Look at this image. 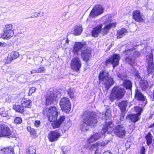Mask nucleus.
<instances>
[{"mask_svg":"<svg viewBox=\"0 0 154 154\" xmlns=\"http://www.w3.org/2000/svg\"><path fill=\"white\" fill-rule=\"evenodd\" d=\"M60 136V133L56 130L51 131L48 134V138L49 141L53 142L58 140Z\"/></svg>","mask_w":154,"mask_h":154,"instance_id":"obj_17","label":"nucleus"},{"mask_svg":"<svg viewBox=\"0 0 154 154\" xmlns=\"http://www.w3.org/2000/svg\"><path fill=\"white\" fill-rule=\"evenodd\" d=\"M82 31V26H76L74 28L73 34L75 35H79L81 34Z\"/></svg>","mask_w":154,"mask_h":154,"instance_id":"obj_32","label":"nucleus"},{"mask_svg":"<svg viewBox=\"0 0 154 154\" xmlns=\"http://www.w3.org/2000/svg\"><path fill=\"white\" fill-rule=\"evenodd\" d=\"M103 154H112L109 151H107L104 152Z\"/></svg>","mask_w":154,"mask_h":154,"instance_id":"obj_56","label":"nucleus"},{"mask_svg":"<svg viewBox=\"0 0 154 154\" xmlns=\"http://www.w3.org/2000/svg\"><path fill=\"white\" fill-rule=\"evenodd\" d=\"M140 86L143 90H145L148 87V82L146 80H141L140 82Z\"/></svg>","mask_w":154,"mask_h":154,"instance_id":"obj_35","label":"nucleus"},{"mask_svg":"<svg viewBox=\"0 0 154 154\" xmlns=\"http://www.w3.org/2000/svg\"><path fill=\"white\" fill-rule=\"evenodd\" d=\"M127 30L125 28H122L117 31V38H122L125 35V33L126 32Z\"/></svg>","mask_w":154,"mask_h":154,"instance_id":"obj_34","label":"nucleus"},{"mask_svg":"<svg viewBox=\"0 0 154 154\" xmlns=\"http://www.w3.org/2000/svg\"><path fill=\"white\" fill-rule=\"evenodd\" d=\"M103 9L101 5H97L94 7L91 10L90 16L94 17L101 14L103 13Z\"/></svg>","mask_w":154,"mask_h":154,"instance_id":"obj_15","label":"nucleus"},{"mask_svg":"<svg viewBox=\"0 0 154 154\" xmlns=\"http://www.w3.org/2000/svg\"><path fill=\"white\" fill-rule=\"evenodd\" d=\"M13 60L12 57L8 54V57L4 59V62L5 64H9L11 63Z\"/></svg>","mask_w":154,"mask_h":154,"instance_id":"obj_42","label":"nucleus"},{"mask_svg":"<svg viewBox=\"0 0 154 154\" xmlns=\"http://www.w3.org/2000/svg\"><path fill=\"white\" fill-rule=\"evenodd\" d=\"M125 60L131 66L134 64L135 60L140 56V54L134 48L125 49L123 52Z\"/></svg>","mask_w":154,"mask_h":154,"instance_id":"obj_2","label":"nucleus"},{"mask_svg":"<svg viewBox=\"0 0 154 154\" xmlns=\"http://www.w3.org/2000/svg\"><path fill=\"white\" fill-rule=\"evenodd\" d=\"M65 120V118L64 116H60L58 119H57V121L59 123H60L61 125L64 121Z\"/></svg>","mask_w":154,"mask_h":154,"instance_id":"obj_49","label":"nucleus"},{"mask_svg":"<svg viewBox=\"0 0 154 154\" xmlns=\"http://www.w3.org/2000/svg\"><path fill=\"white\" fill-rule=\"evenodd\" d=\"M60 105L64 112H69L70 110L71 104L69 98L66 97L62 98L60 101Z\"/></svg>","mask_w":154,"mask_h":154,"instance_id":"obj_11","label":"nucleus"},{"mask_svg":"<svg viewBox=\"0 0 154 154\" xmlns=\"http://www.w3.org/2000/svg\"><path fill=\"white\" fill-rule=\"evenodd\" d=\"M85 44L82 42H75L73 47V52L74 54L78 55V52L82 49H84L85 47Z\"/></svg>","mask_w":154,"mask_h":154,"instance_id":"obj_18","label":"nucleus"},{"mask_svg":"<svg viewBox=\"0 0 154 154\" xmlns=\"http://www.w3.org/2000/svg\"><path fill=\"white\" fill-rule=\"evenodd\" d=\"M153 57V55L152 53H149L146 57V62L147 64L146 66V71L148 75L152 74L154 71Z\"/></svg>","mask_w":154,"mask_h":154,"instance_id":"obj_8","label":"nucleus"},{"mask_svg":"<svg viewBox=\"0 0 154 154\" xmlns=\"http://www.w3.org/2000/svg\"><path fill=\"white\" fill-rule=\"evenodd\" d=\"M128 103V102L127 100H123L119 103L118 106L122 113L125 112Z\"/></svg>","mask_w":154,"mask_h":154,"instance_id":"obj_27","label":"nucleus"},{"mask_svg":"<svg viewBox=\"0 0 154 154\" xmlns=\"http://www.w3.org/2000/svg\"><path fill=\"white\" fill-rule=\"evenodd\" d=\"M44 14V13L43 12H42V13L41 12H39L38 13L35 12L33 14V16H35V17H37L39 14H40V16H43Z\"/></svg>","mask_w":154,"mask_h":154,"instance_id":"obj_50","label":"nucleus"},{"mask_svg":"<svg viewBox=\"0 0 154 154\" xmlns=\"http://www.w3.org/2000/svg\"><path fill=\"white\" fill-rule=\"evenodd\" d=\"M103 18L104 20V24L106 25L102 29V34L103 35H106L108 33L111 29L114 28L116 26V23L111 22V17L109 15H106Z\"/></svg>","mask_w":154,"mask_h":154,"instance_id":"obj_7","label":"nucleus"},{"mask_svg":"<svg viewBox=\"0 0 154 154\" xmlns=\"http://www.w3.org/2000/svg\"><path fill=\"white\" fill-rule=\"evenodd\" d=\"M52 126L54 128H59L60 125H61L60 123H59L56 120L54 122H52Z\"/></svg>","mask_w":154,"mask_h":154,"instance_id":"obj_46","label":"nucleus"},{"mask_svg":"<svg viewBox=\"0 0 154 154\" xmlns=\"http://www.w3.org/2000/svg\"><path fill=\"white\" fill-rule=\"evenodd\" d=\"M0 154H14L13 148L11 146L2 148Z\"/></svg>","mask_w":154,"mask_h":154,"instance_id":"obj_23","label":"nucleus"},{"mask_svg":"<svg viewBox=\"0 0 154 154\" xmlns=\"http://www.w3.org/2000/svg\"><path fill=\"white\" fill-rule=\"evenodd\" d=\"M146 143L147 145L149 146L152 142L153 136L150 132H149L146 136Z\"/></svg>","mask_w":154,"mask_h":154,"instance_id":"obj_33","label":"nucleus"},{"mask_svg":"<svg viewBox=\"0 0 154 154\" xmlns=\"http://www.w3.org/2000/svg\"><path fill=\"white\" fill-rule=\"evenodd\" d=\"M66 92L68 95L71 99H75V91L74 88H70L67 90Z\"/></svg>","mask_w":154,"mask_h":154,"instance_id":"obj_28","label":"nucleus"},{"mask_svg":"<svg viewBox=\"0 0 154 154\" xmlns=\"http://www.w3.org/2000/svg\"><path fill=\"white\" fill-rule=\"evenodd\" d=\"M133 18L134 20L139 22H143V16L139 10L134 11L133 12Z\"/></svg>","mask_w":154,"mask_h":154,"instance_id":"obj_22","label":"nucleus"},{"mask_svg":"<svg viewBox=\"0 0 154 154\" xmlns=\"http://www.w3.org/2000/svg\"><path fill=\"white\" fill-rule=\"evenodd\" d=\"M21 104L23 107L30 108L32 106V101L30 99L23 98L21 100Z\"/></svg>","mask_w":154,"mask_h":154,"instance_id":"obj_26","label":"nucleus"},{"mask_svg":"<svg viewBox=\"0 0 154 154\" xmlns=\"http://www.w3.org/2000/svg\"><path fill=\"white\" fill-rule=\"evenodd\" d=\"M150 128H154V122L153 124H151L149 126Z\"/></svg>","mask_w":154,"mask_h":154,"instance_id":"obj_57","label":"nucleus"},{"mask_svg":"<svg viewBox=\"0 0 154 154\" xmlns=\"http://www.w3.org/2000/svg\"><path fill=\"white\" fill-rule=\"evenodd\" d=\"M27 130L33 136H35L36 135V131L34 128H32L28 126L27 128Z\"/></svg>","mask_w":154,"mask_h":154,"instance_id":"obj_45","label":"nucleus"},{"mask_svg":"<svg viewBox=\"0 0 154 154\" xmlns=\"http://www.w3.org/2000/svg\"><path fill=\"white\" fill-rule=\"evenodd\" d=\"M46 105H51L53 103L55 98L53 93L51 91L48 92L45 96Z\"/></svg>","mask_w":154,"mask_h":154,"instance_id":"obj_20","label":"nucleus"},{"mask_svg":"<svg viewBox=\"0 0 154 154\" xmlns=\"http://www.w3.org/2000/svg\"><path fill=\"white\" fill-rule=\"evenodd\" d=\"M35 146H31L26 149V154H35L36 150Z\"/></svg>","mask_w":154,"mask_h":154,"instance_id":"obj_36","label":"nucleus"},{"mask_svg":"<svg viewBox=\"0 0 154 154\" xmlns=\"http://www.w3.org/2000/svg\"><path fill=\"white\" fill-rule=\"evenodd\" d=\"M61 150L63 154H67L69 152V148L67 146H63L61 148Z\"/></svg>","mask_w":154,"mask_h":154,"instance_id":"obj_43","label":"nucleus"},{"mask_svg":"<svg viewBox=\"0 0 154 154\" xmlns=\"http://www.w3.org/2000/svg\"><path fill=\"white\" fill-rule=\"evenodd\" d=\"M115 134L118 137L123 138L125 136L127 132L125 126L121 124H118L114 129Z\"/></svg>","mask_w":154,"mask_h":154,"instance_id":"obj_9","label":"nucleus"},{"mask_svg":"<svg viewBox=\"0 0 154 154\" xmlns=\"http://www.w3.org/2000/svg\"><path fill=\"white\" fill-rule=\"evenodd\" d=\"M136 75L137 76V77L139 78L140 77V75L138 74H136Z\"/></svg>","mask_w":154,"mask_h":154,"instance_id":"obj_60","label":"nucleus"},{"mask_svg":"<svg viewBox=\"0 0 154 154\" xmlns=\"http://www.w3.org/2000/svg\"><path fill=\"white\" fill-rule=\"evenodd\" d=\"M99 79L100 81L103 82L107 90H109L114 82L113 78L109 76L108 72L106 71H101L100 72L99 75Z\"/></svg>","mask_w":154,"mask_h":154,"instance_id":"obj_5","label":"nucleus"},{"mask_svg":"<svg viewBox=\"0 0 154 154\" xmlns=\"http://www.w3.org/2000/svg\"><path fill=\"white\" fill-rule=\"evenodd\" d=\"M121 117L120 118V120L121 121H123L124 119V114L122 113V114L121 115Z\"/></svg>","mask_w":154,"mask_h":154,"instance_id":"obj_53","label":"nucleus"},{"mask_svg":"<svg viewBox=\"0 0 154 154\" xmlns=\"http://www.w3.org/2000/svg\"><path fill=\"white\" fill-rule=\"evenodd\" d=\"M12 25L11 24L6 25L3 29V33L1 34V37L4 39H7L11 37L14 35Z\"/></svg>","mask_w":154,"mask_h":154,"instance_id":"obj_10","label":"nucleus"},{"mask_svg":"<svg viewBox=\"0 0 154 154\" xmlns=\"http://www.w3.org/2000/svg\"><path fill=\"white\" fill-rule=\"evenodd\" d=\"M72 122L69 119L67 122H65L64 128L65 130H67L71 126Z\"/></svg>","mask_w":154,"mask_h":154,"instance_id":"obj_39","label":"nucleus"},{"mask_svg":"<svg viewBox=\"0 0 154 154\" xmlns=\"http://www.w3.org/2000/svg\"><path fill=\"white\" fill-rule=\"evenodd\" d=\"M41 124V122L40 121L37 120L35 121L34 123V125L36 127H39Z\"/></svg>","mask_w":154,"mask_h":154,"instance_id":"obj_51","label":"nucleus"},{"mask_svg":"<svg viewBox=\"0 0 154 154\" xmlns=\"http://www.w3.org/2000/svg\"><path fill=\"white\" fill-rule=\"evenodd\" d=\"M140 154H145L140 153Z\"/></svg>","mask_w":154,"mask_h":154,"instance_id":"obj_62","label":"nucleus"},{"mask_svg":"<svg viewBox=\"0 0 154 154\" xmlns=\"http://www.w3.org/2000/svg\"><path fill=\"white\" fill-rule=\"evenodd\" d=\"M134 97L135 99L137 101L143 102L142 104L143 106H144L147 104V101L145 97L138 89H137L135 90Z\"/></svg>","mask_w":154,"mask_h":154,"instance_id":"obj_16","label":"nucleus"},{"mask_svg":"<svg viewBox=\"0 0 154 154\" xmlns=\"http://www.w3.org/2000/svg\"><path fill=\"white\" fill-rule=\"evenodd\" d=\"M4 45V43H2V42H0V46H3Z\"/></svg>","mask_w":154,"mask_h":154,"instance_id":"obj_59","label":"nucleus"},{"mask_svg":"<svg viewBox=\"0 0 154 154\" xmlns=\"http://www.w3.org/2000/svg\"><path fill=\"white\" fill-rule=\"evenodd\" d=\"M117 75L119 78L122 80H125L127 78L126 75L124 73L118 72L117 73Z\"/></svg>","mask_w":154,"mask_h":154,"instance_id":"obj_44","label":"nucleus"},{"mask_svg":"<svg viewBox=\"0 0 154 154\" xmlns=\"http://www.w3.org/2000/svg\"><path fill=\"white\" fill-rule=\"evenodd\" d=\"M94 154H100V151L98 149L95 152Z\"/></svg>","mask_w":154,"mask_h":154,"instance_id":"obj_55","label":"nucleus"},{"mask_svg":"<svg viewBox=\"0 0 154 154\" xmlns=\"http://www.w3.org/2000/svg\"><path fill=\"white\" fill-rule=\"evenodd\" d=\"M111 116V111L110 110L107 109L105 114H100V118L102 120L103 119L107 120Z\"/></svg>","mask_w":154,"mask_h":154,"instance_id":"obj_29","label":"nucleus"},{"mask_svg":"<svg viewBox=\"0 0 154 154\" xmlns=\"http://www.w3.org/2000/svg\"><path fill=\"white\" fill-rule=\"evenodd\" d=\"M36 69L38 73L43 72L45 70L44 67L41 66H40L38 68Z\"/></svg>","mask_w":154,"mask_h":154,"instance_id":"obj_47","label":"nucleus"},{"mask_svg":"<svg viewBox=\"0 0 154 154\" xmlns=\"http://www.w3.org/2000/svg\"><path fill=\"white\" fill-rule=\"evenodd\" d=\"M91 51L88 48H85L84 49H82L81 51V57L84 61L87 62L89 60L91 55Z\"/></svg>","mask_w":154,"mask_h":154,"instance_id":"obj_21","label":"nucleus"},{"mask_svg":"<svg viewBox=\"0 0 154 154\" xmlns=\"http://www.w3.org/2000/svg\"><path fill=\"white\" fill-rule=\"evenodd\" d=\"M126 119L129 122H133L135 123L139 119L137 114L129 115L126 118Z\"/></svg>","mask_w":154,"mask_h":154,"instance_id":"obj_25","label":"nucleus"},{"mask_svg":"<svg viewBox=\"0 0 154 154\" xmlns=\"http://www.w3.org/2000/svg\"><path fill=\"white\" fill-rule=\"evenodd\" d=\"M81 63L80 59L78 57L74 58L71 60V67L74 70H79L81 67Z\"/></svg>","mask_w":154,"mask_h":154,"instance_id":"obj_14","label":"nucleus"},{"mask_svg":"<svg viewBox=\"0 0 154 154\" xmlns=\"http://www.w3.org/2000/svg\"><path fill=\"white\" fill-rule=\"evenodd\" d=\"M13 60L16 59L19 56V54L17 51H12L9 54Z\"/></svg>","mask_w":154,"mask_h":154,"instance_id":"obj_38","label":"nucleus"},{"mask_svg":"<svg viewBox=\"0 0 154 154\" xmlns=\"http://www.w3.org/2000/svg\"><path fill=\"white\" fill-rule=\"evenodd\" d=\"M102 24H100L93 29L91 32L93 37H98L99 34L101 32V30H102Z\"/></svg>","mask_w":154,"mask_h":154,"instance_id":"obj_24","label":"nucleus"},{"mask_svg":"<svg viewBox=\"0 0 154 154\" xmlns=\"http://www.w3.org/2000/svg\"><path fill=\"white\" fill-rule=\"evenodd\" d=\"M43 114L47 115L49 120L51 122L56 120L58 116L57 109L55 107H51L49 109L44 108Z\"/></svg>","mask_w":154,"mask_h":154,"instance_id":"obj_6","label":"nucleus"},{"mask_svg":"<svg viewBox=\"0 0 154 154\" xmlns=\"http://www.w3.org/2000/svg\"><path fill=\"white\" fill-rule=\"evenodd\" d=\"M12 132L9 127L5 124H0V137H9Z\"/></svg>","mask_w":154,"mask_h":154,"instance_id":"obj_12","label":"nucleus"},{"mask_svg":"<svg viewBox=\"0 0 154 154\" xmlns=\"http://www.w3.org/2000/svg\"><path fill=\"white\" fill-rule=\"evenodd\" d=\"M82 117L84 119L82 123L80 125V128L82 131H87L90 126L94 127L97 123L98 118L95 113L88 111L84 112Z\"/></svg>","mask_w":154,"mask_h":154,"instance_id":"obj_1","label":"nucleus"},{"mask_svg":"<svg viewBox=\"0 0 154 154\" xmlns=\"http://www.w3.org/2000/svg\"><path fill=\"white\" fill-rule=\"evenodd\" d=\"M13 108L16 112L21 114L23 112L24 107L22 105L16 104L14 106Z\"/></svg>","mask_w":154,"mask_h":154,"instance_id":"obj_31","label":"nucleus"},{"mask_svg":"<svg viewBox=\"0 0 154 154\" xmlns=\"http://www.w3.org/2000/svg\"><path fill=\"white\" fill-rule=\"evenodd\" d=\"M126 91L123 88L119 86H115L113 87L111 90L109 98L111 101L115 100L122 99L124 97Z\"/></svg>","mask_w":154,"mask_h":154,"instance_id":"obj_4","label":"nucleus"},{"mask_svg":"<svg viewBox=\"0 0 154 154\" xmlns=\"http://www.w3.org/2000/svg\"><path fill=\"white\" fill-rule=\"evenodd\" d=\"M35 90L36 89L35 87H32L30 88L29 90L28 95L30 96L32 94L35 92Z\"/></svg>","mask_w":154,"mask_h":154,"instance_id":"obj_48","label":"nucleus"},{"mask_svg":"<svg viewBox=\"0 0 154 154\" xmlns=\"http://www.w3.org/2000/svg\"><path fill=\"white\" fill-rule=\"evenodd\" d=\"M145 148L144 147L142 148V149L141 150V153H140L145 154Z\"/></svg>","mask_w":154,"mask_h":154,"instance_id":"obj_54","label":"nucleus"},{"mask_svg":"<svg viewBox=\"0 0 154 154\" xmlns=\"http://www.w3.org/2000/svg\"><path fill=\"white\" fill-rule=\"evenodd\" d=\"M122 85L126 89L129 90L131 89L132 86V83L130 80L126 79L123 82Z\"/></svg>","mask_w":154,"mask_h":154,"instance_id":"obj_30","label":"nucleus"},{"mask_svg":"<svg viewBox=\"0 0 154 154\" xmlns=\"http://www.w3.org/2000/svg\"><path fill=\"white\" fill-rule=\"evenodd\" d=\"M108 141H103L101 143L98 142L95 143L91 145L89 148V150L91 151L94 150L95 152L98 149L100 151V154H101V150L99 149V146H104L106 145L108 143Z\"/></svg>","mask_w":154,"mask_h":154,"instance_id":"obj_19","label":"nucleus"},{"mask_svg":"<svg viewBox=\"0 0 154 154\" xmlns=\"http://www.w3.org/2000/svg\"><path fill=\"white\" fill-rule=\"evenodd\" d=\"M120 57L119 54H113L109 59L106 60L104 62V64L107 65L108 64L111 63L112 67L114 69L119 64Z\"/></svg>","mask_w":154,"mask_h":154,"instance_id":"obj_13","label":"nucleus"},{"mask_svg":"<svg viewBox=\"0 0 154 154\" xmlns=\"http://www.w3.org/2000/svg\"><path fill=\"white\" fill-rule=\"evenodd\" d=\"M135 111L137 113L136 114H137L138 116H140L143 112V108L139 106H135Z\"/></svg>","mask_w":154,"mask_h":154,"instance_id":"obj_40","label":"nucleus"},{"mask_svg":"<svg viewBox=\"0 0 154 154\" xmlns=\"http://www.w3.org/2000/svg\"><path fill=\"white\" fill-rule=\"evenodd\" d=\"M0 115L3 117H5L8 116V111L5 110L4 107L0 108Z\"/></svg>","mask_w":154,"mask_h":154,"instance_id":"obj_37","label":"nucleus"},{"mask_svg":"<svg viewBox=\"0 0 154 154\" xmlns=\"http://www.w3.org/2000/svg\"><path fill=\"white\" fill-rule=\"evenodd\" d=\"M34 17H35V16H33V14L32 16H31V17H29V18H31H31H33Z\"/></svg>","mask_w":154,"mask_h":154,"instance_id":"obj_61","label":"nucleus"},{"mask_svg":"<svg viewBox=\"0 0 154 154\" xmlns=\"http://www.w3.org/2000/svg\"><path fill=\"white\" fill-rule=\"evenodd\" d=\"M22 122V119L20 117H17L14 119L13 123L16 125H17L20 124Z\"/></svg>","mask_w":154,"mask_h":154,"instance_id":"obj_41","label":"nucleus"},{"mask_svg":"<svg viewBox=\"0 0 154 154\" xmlns=\"http://www.w3.org/2000/svg\"><path fill=\"white\" fill-rule=\"evenodd\" d=\"M113 124L111 122H106L105 125L101 131V133H96L91 136L88 139V142L89 143H92L98 140L101 137L103 134H104L107 132L108 133H111L112 131Z\"/></svg>","mask_w":154,"mask_h":154,"instance_id":"obj_3","label":"nucleus"},{"mask_svg":"<svg viewBox=\"0 0 154 154\" xmlns=\"http://www.w3.org/2000/svg\"><path fill=\"white\" fill-rule=\"evenodd\" d=\"M69 42V40H68V38H67V39L66 40V41H65L66 43L68 44Z\"/></svg>","mask_w":154,"mask_h":154,"instance_id":"obj_58","label":"nucleus"},{"mask_svg":"<svg viewBox=\"0 0 154 154\" xmlns=\"http://www.w3.org/2000/svg\"><path fill=\"white\" fill-rule=\"evenodd\" d=\"M30 73H29L30 74H31L32 76H34L35 75V74L37 73V70L36 69H35L32 70H31L30 71Z\"/></svg>","mask_w":154,"mask_h":154,"instance_id":"obj_52","label":"nucleus"}]
</instances>
